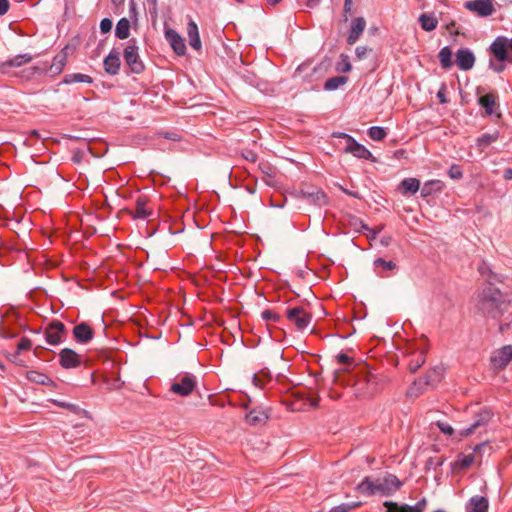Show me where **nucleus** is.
Wrapping results in <instances>:
<instances>
[{
	"label": "nucleus",
	"mask_w": 512,
	"mask_h": 512,
	"mask_svg": "<svg viewBox=\"0 0 512 512\" xmlns=\"http://www.w3.org/2000/svg\"><path fill=\"white\" fill-rule=\"evenodd\" d=\"M354 377V394L357 398L373 396L384 380L383 377L369 371L366 365L359 366Z\"/></svg>",
	"instance_id": "f257e3e1"
},
{
	"label": "nucleus",
	"mask_w": 512,
	"mask_h": 512,
	"mask_svg": "<svg viewBox=\"0 0 512 512\" xmlns=\"http://www.w3.org/2000/svg\"><path fill=\"white\" fill-rule=\"evenodd\" d=\"M400 486L401 483L398 478L390 474L384 478H377L375 480H372L370 477H365L362 482L356 486V490L368 496L375 494L387 496L399 489Z\"/></svg>",
	"instance_id": "f03ea898"
},
{
	"label": "nucleus",
	"mask_w": 512,
	"mask_h": 512,
	"mask_svg": "<svg viewBox=\"0 0 512 512\" xmlns=\"http://www.w3.org/2000/svg\"><path fill=\"white\" fill-rule=\"evenodd\" d=\"M504 299L501 291L493 286H487L477 295L476 307L483 314L497 317L501 313Z\"/></svg>",
	"instance_id": "7ed1b4c3"
},
{
	"label": "nucleus",
	"mask_w": 512,
	"mask_h": 512,
	"mask_svg": "<svg viewBox=\"0 0 512 512\" xmlns=\"http://www.w3.org/2000/svg\"><path fill=\"white\" fill-rule=\"evenodd\" d=\"M446 372V367L443 364H438L431 368L423 377L414 381L413 385L408 390V395L417 397L427 387H435Z\"/></svg>",
	"instance_id": "20e7f679"
},
{
	"label": "nucleus",
	"mask_w": 512,
	"mask_h": 512,
	"mask_svg": "<svg viewBox=\"0 0 512 512\" xmlns=\"http://www.w3.org/2000/svg\"><path fill=\"white\" fill-rule=\"evenodd\" d=\"M123 58L132 73L140 74L144 71L145 65L139 57V47L135 40H131L124 49Z\"/></svg>",
	"instance_id": "39448f33"
},
{
	"label": "nucleus",
	"mask_w": 512,
	"mask_h": 512,
	"mask_svg": "<svg viewBox=\"0 0 512 512\" xmlns=\"http://www.w3.org/2000/svg\"><path fill=\"white\" fill-rule=\"evenodd\" d=\"M196 386V377L192 374H186L179 381L171 385L170 391L182 397H186L194 391Z\"/></svg>",
	"instance_id": "423d86ee"
},
{
	"label": "nucleus",
	"mask_w": 512,
	"mask_h": 512,
	"mask_svg": "<svg viewBox=\"0 0 512 512\" xmlns=\"http://www.w3.org/2000/svg\"><path fill=\"white\" fill-rule=\"evenodd\" d=\"M66 335V327L60 321H52L45 330V339L50 345L60 344Z\"/></svg>",
	"instance_id": "0eeeda50"
},
{
	"label": "nucleus",
	"mask_w": 512,
	"mask_h": 512,
	"mask_svg": "<svg viewBox=\"0 0 512 512\" xmlns=\"http://www.w3.org/2000/svg\"><path fill=\"white\" fill-rule=\"evenodd\" d=\"M491 418L492 414L489 410H482L476 415V418L474 419L473 423L468 428L459 431V435L461 437H466L473 433H476L481 428L486 427L487 424L490 422Z\"/></svg>",
	"instance_id": "6e6552de"
},
{
	"label": "nucleus",
	"mask_w": 512,
	"mask_h": 512,
	"mask_svg": "<svg viewBox=\"0 0 512 512\" xmlns=\"http://www.w3.org/2000/svg\"><path fill=\"white\" fill-rule=\"evenodd\" d=\"M465 8L480 17H488L495 12L491 0H471L465 3Z\"/></svg>",
	"instance_id": "1a4fd4ad"
},
{
	"label": "nucleus",
	"mask_w": 512,
	"mask_h": 512,
	"mask_svg": "<svg viewBox=\"0 0 512 512\" xmlns=\"http://www.w3.org/2000/svg\"><path fill=\"white\" fill-rule=\"evenodd\" d=\"M490 360L495 369H504L512 360V345H505L494 351Z\"/></svg>",
	"instance_id": "9d476101"
},
{
	"label": "nucleus",
	"mask_w": 512,
	"mask_h": 512,
	"mask_svg": "<svg viewBox=\"0 0 512 512\" xmlns=\"http://www.w3.org/2000/svg\"><path fill=\"white\" fill-rule=\"evenodd\" d=\"M287 317L299 330H304L311 322V315L301 307L288 309Z\"/></svg>",
	"instance_id": "9b49d317"
},
{
	"label": "nucleus",
	"mask_w": 512,
	"mask_h": 512,
	"mask_svg": "<svg viewBox=\"0 0 512 512\" xmlns=\"http://www.w3.org/2000/svg\"><path fill=\"white\" fill-rule=\"evenodd\" d=\"M509 41L510 40H508L506 37L499 36L490 46L492 54L500 62H510V59H512V57H509L507 53V46L509 47Z\"/></svg>",
	"instance_id": "f8f14e48"
},
{
	"label": "nucleus",
	"mask_w": 512,
	"mask_h": 512,
	"mask_svg": "<svg viewBox=\"0 0 512 512\" xmlns=\"http://www.w3.org/2000/svg\"><path fill=\"white\" fill-rule=\"evenodd\" d=\"M427 504V500L425 498L421 499L417 502L416 505L410 506L407 504H398L396 502L386 501L384 502V506L387 508L386 512H423Z\"/></svg>",
	"instance_id": "ddd939ff"
},
{
	"label": "nucleus",
	"mask_w": 512,
	"mask_h": 512,
	"mask_svg": "<svg viewBox=\"0 0 512 512\" xmlns=\"http://www.w3.org/2000/svg\"><path fill=\"white\" fill-rule=\"evenodd\" d=\"M59 362L65 369L76 368L81 363V357L74 350L65 348L59 354Z\"/></svg>",
	"instance_id": "4468645a"
},
{
	"label": "nucleus",
	"mask_w": 512,
	"mask_h": 512,
	"mask_svg": "<svg viewBox=\"0 0 512 512\" xmlns=\"http://www.w3.org/2000/svg\"><path fill=\"white\" fill-rule=\"evenodd\" d=\"M344 152L350 153L359 159H373L372 153L353 137H349V144L345 147Z\"/></svg>",
	"instance_id": "2eb2a0df"
},
{
	"label": "nucleus",
	"mask_w": 512,
	"mask_h": 512,
	"mask_svg": "<svg viewBox=\"0 0 512 512\" xmlns=\"http://www.w3.org/2000/svg\"><path fill=\"white\" fill-rule=\"evenodd\" d=\"M165 37L177 55H185L186 45L184 39L175 30H166Z\"/></svg>",
	"instance_id": "dca6fc26"
},
{
	"label": "nucleus",
	"mask_w": 512,
	"mask_h": 512,
	"mask_svg": "<svg viewBox=\"0 0 512 512\" xmlns=\"http://www.w3.org/2000/svg\"><path fill=\"white\" fill-rule=\"evenodd\" d=\"M475 63V56L471 50L467 48L459 49L456 53V64L464 71L470 70Z\"/></svg>",
	"instance_id": "f3484780"
},
{
	"label": "nucleus",
	"mask_w": 512,
	"mask_h": 512,
	"mask_svg": "<svg viewBox=\"0 0 512 512\" xmlns=\"http://www.w3.org/2000/svg\"><path fill=\"white\" fill-rule=\"evenodd\" d=\"M365 27L366 21L363 17H357L353 19L351 22L350 32L347 37V43L349 45L355 44L365 30Z\"/></svg>",
	"instance_id": "a211bd4d"
},
{
	"label": "nucleus",
	"mask_w": 512,
	"mask_h": 512,
	"mask_svg": "<svg viewBox=\"0 0 512 512\" xmlns=\"http://www.w3.org/2000/svg\"><path fill=\"white\" fill-rule=\"evenodd\" d=\"M427 346L419 345L413 353V358L409 361L408 367L411 373H415L426 361Z\"/></svg>",
	"instance_id": "6ab92c4d"
},
{
	"label": "nucleus",
	"mask_w": 512,
	"mask_h": 512,
	"mask_svg": "<svg viewBox=\"0 0 512 512\" xmlns=\"http://www.w3.org/2000/svg\"><path fill=\"white\" fill-rule=\"evenodd\" d=\"M73 335L77 342L86 344L93 338L94 333L92 328L83 322L74 327Z\"/></svg>",
	"instance_id": "aec40b11"
},
{
	"label": "nucleus",
	"mask_w": 512,
	"mask_h": 512,
	"mask_svg": "<svg viewBox=\"0 0 512 512\" xmlns=\"http://www.w3.org/2000/svg\"><path fill=\"white\" fill-rule=\"evenodd\" d=\"M104 69L110 75L118 74L120 70L121 60L117 51L112 50L104 59Z\"/></svg>",
	"instance_id": "412c9836"
},
{
	"label": "nucleus",
	"mask_w": 512,
	"mask_h": 512,
	"mask_svg": "<svg viewBox=\"0 0 512 512\" xmlns=\"http://www.w3.org/2000/svg\"><path fill=\"white\" fill-rule=\"evenodd\" d=\"M489 501L484 496L475 495L466 504V512H488Z\"/></svg>",
	"instance_id": "4be33fe9"
},
{
	"label": "nucleus",
	"mask_w": 512,
	"mask_h": 512,
	"mask_svg": "<svg viewBox=\"0 0 512 512\" xmlns=\"http://www.w3.org/2000/svg\"><path fill=\"white\" fill-rule=\"evenodd\" d=\"M420 189V181L416 178H405L398 185V191L402 195L415 194Z\"/></svg>",
	"instance_id": "5701e85b"
},
{
	"label": "nucleus",
	"mask_w": 512,
	"mask_h": 512,
	"mask_svg": "<svg viewBox=\"0 0 512 512\" xmlns=\"http://www.w3.org/2000/svg\"><path fill=\"white\" fill-rule=\"evenodd\" d=\"M303 196L307 200V202L315 204L317 206L321 207L327 204V197L325 193L320 189L306 191L303 193Z\"/></svg>",
	"instance_id": "b1692460"
},
{
	"label": "nucleus",
	"mask_w": 512,
	"mask_h": 512,
	"mask_svg": "<svg viewBox=\"0 0 512 512\" xmlns=\"http://www.w3.org/2000/svg\"><path fill=\"white\" fill-rule=\"evenodd\" d=\"M187 34L189 38V45L195 49L200 50L201 49V40L199 37V31L198 26L194 21H189L187 25Z\"/></svg>",
	"instance_id": "393cba45"
},
{
	"label": "nucleus",
	"mask_w": 512,
	"mask_h": 512,
	"mask_svg": "<svg viewBox=\"0 0 512 512\" xmlns=\"http://www.w3.org/2000/svg\"><path fill=\"white\" fill-rule=\"evenodd\" d=\"M31 346L32 343L28 338H21L17 344V351L13 354H8L7 358L17 365L25 366V362L19 358V352L22 350H28Z\"/></svg>",
	"instance_id": "a878e982"
},
{
	"label": "nucleus",
	"mask_w": 512,
	"mask_h": 512,
	"mask_svg": "<svg viewBox=\"0 0 512 512\" xmlns=\"http://www.w3.org/2000/svg\"><path fill=\"white\" fill-rule=\"evenodd\" d=\"M268 419V414L261 408L253 409L246 415V421L251 425H262Z\"/></svg>",
	"instance_id": "bb28decb"
},
{
	"label": "nucleus",
	"mask_w": 512,
	"mask_h": 512,
	"mask_svg": "<svg viewBox=\"0 0 512 512\" xmlns=\"http://www.w3.org/2000/svg\"><path fill=\"white\" fill-rule=\"evenodd\" d=\"M443 183L440 180H430L424 183L421 188V196L428 197L435 192H439L443 189Z\"/></svg>",
	"instance_id": "cd10ccee"
},
{
	"label": "nucleus",
	"mask_w": 512,
	"mask_h": 512,
	"mask_svg": "<svg viewBox=\"0 0 512 512\" xmlns=\"http://www.w3.org/2000/svg\"><path fill=\"white\" fill-rule=\"evenodd\" d=\"M115 35L119 39H127L130 35V22L127 18H121L115 29Z\"/></svg>",
	"instance_id": "c85d7f7f"
},
{
	"label": "nucleus",
	"mask_w": 512,
	"mask_h": 512,
	"mask_svg": "<svg viewBox=\"0 0 512 512\" xmlns=\"http://www.w3.org/2000/svg\"><path fill=\"white\" fill-rule=\"evenodd\" d=\"M10 313H7V315L2 314V338H13L16 337L19 334V329L22 327V323L19 324V328L15 329L13 331H10L8 328L9 322H10Z\"/></svg>",
	"instance_id": "c756f323"
},
{
	"label": "nucleus",
	"mask_w": 512,
	"mask_h": 512,
	"mask_svg": "<svg viewBox=\"0 0 512 512\" xmlns=\"http://www.w3.org/2000/svg\"><path fill=\"white\" fill-rule=\"evenodd\" d=\"M495 95L492 93L483 95L479 98V104L485 109L488 115H492L495 106Z\"/></svg>",
	"instance_id": "7c9ffc66"
},
{
	"label": "nucleus",
	"mask_w": 512,
	"mask_h": 512,
	"mask_svg": "<svg viewBox=\"0 0 512 512\" xmlns=\"http://www.w3.org/2000/svg\"><path fill=\"white\" fill-rule=\"evenodd\" d=\"M419 22L422 29L428 32L434 30L438 24V21L435 17L427 14H421L419 17Z\"/></svg>",
	"instance_id": "2f4dec72"
},
{
	"label": "nucleus",
	"mask_w": 512,
	"mask_h": 512,
	"mask_svg": "<svg viewBox=\"0 0 512 512\" xmlns=\"http://www.w3.org/2000/svg\"><path fill=\"white\" fill-rule=\"evenodd\" d=\"M348 78L346 76H336L326 80L324 84V89L327 91H333L338 89L340 86L344 85L347 82Z\"/></svg>",
	"instance_id": "473e14b6"
},
{
	"label": "nucleus",
	"mask_w": 512,
	"mask_h": 512,
	"mask_svg": "<svg viewBox=\"0 0 512 512\" xmlns=\"http://www.w3.org/2000/svg\"><path fill=\"white\" fill-rule=\"evenodd\" d=\"M438 57L442 68L449 69L452 66V51L449 47H443L440 50Z\"/></svg>",
	"instance_id": "72a5a7b5"
},
{
	"label": "nucleus",
	"mask_w": 512,
	"mask_h": 512,
	"mask_svg": "<svg viewBox=\"0 0 512 512\" xmlns=\"http://www.w3.org/2000/svg\"><path fill=\"white\" fill-rule=\"evenodd\" d=\"M150 215V212L146 209V200L142 197H138L136 201L135 211L133 216L135 218L144 219Z\"/></svg>",
	"instance_id": "f704fd0d"
},
{
	"label": "nucleus",
	"mask_w": 512,
	"mask_h": 512,
	"mask_svg": "<svg viewBox=\"0 0 512 512\" xmlns=\"http://www.w3.org/2000/svg\"><path fill=\"white\" fill-rule=\"evenodd\" d=\"M31 60H32V56L29 54L17 55L13 59L2 62V68L6 67V66H8V67L21 66L22 64L28 63Z\"/></svg>",
	"instance_id": "c9c22d12"
},
{
	"label": "nucleus",
	"mask_w": 512,
	"mask_h": 512,
	"mask_svg": "<svg viewBox=\"0 0 512 512\" xmlns=\"http://www.w3.org/2000/svg\"><path fill=\"white\" fill-rule=\"evenodd\" d=\"M27 378L32 382L42 384V385H45L50 381V379L47 375H45L44 373L38 372V371H34V370L27 372Z\"/></svg>",
	"instance_id": "e433bc0d"
},
{
	"label": "nucleus",
	"mask_w": 512,
	"mask_h": 512,
	"mask_svg": "<svg viewBox=\"0 0 512 512\" xmlns=\"http://www.w3.org/2000/svg\"><path fill=\"white\" fill-rule=\"evenodd\" d=\"M66 63V57L65 55H57L50 66V70L54 74H58L62 71L63 67Z\"/></svg>",
	"instance_id": "4c0bfd02"
},
{
	"label": "nucleus",
	"mask_w": 512,
	"mask_h": 512,
	"mask_svg": "<svg viewBox=\"0 0 512 512\" xmlns=\"http://www.w3.org/2000/svg\"><path fill=\"white\" fill-rule=\"evenodd\" d=\"M368 135L374 141H381L386 137L387 133L384 128L373 126L369 128Z\"/></svg>",
	"instance_id": "58836bf2"
},
{
	"label": "nucleus",
	"mask_w": 512,
	"mask_h": 512,
	"mask_svg": "<svg viewBox=\"0 0 512 512\" xmlns=\"http://www.w3.org/2000/svg\"><path fill=\"white\" fill-rule=\"evenodd\" d=\"M361 505V502H353V503H342L340 505L334 506L331 508L329 512H349Z\"/></svg>",
	"instance_id": "ea45409f"
},
{
	"label": "nucleus",
	"mask_w": 512,
	"mask_h": 512,
	"mask_svg": "<svg viewBox=\"0 0 512 512\" xmlns=\"http://www.w3.org/2000/svg\"><path fill=\"white\" fill-rule=\"evenodd\" d=\"M498 138L497 133L494 134H484L478 138V145L481 147H486L496 141Z\"/></svg>",
	"instance_id": "a19ab883"
},
{
	"label": "nucleus",
	"mask_w": 512,
	"mask_h": 512,
	"mask_svg": "<svg viewBox=\"0 0 512 512\" xmlns=\"http://www.w3.org/2000/svg\"><path fill=\"white\" fill-rule=\"evenodd\" d=\"M375 267H381L384 270H394L396 268V263L389 260H385L383 258H377L374 261Z\"/></svg>",
	"instance_id": "79ce46f5"
},
{
	"label": "nucleus",
	"mask_w": 512,
	"mask_h": 512,
	"mask_svg": "<svg viewBox=\"0 0 512 512\" xmlns=\"http://www.w3.org/2000/svg\"><path fill=\"white\" fill-rule=\"evenodd\" d=\"M474 462V454L459 455L457 464L460 468H468Z\"/></svg>",
	"instance_id": "37998d69"
},
{
	"label": "nucleus",
	"mask_w": 512,
	"mask_h": 512,
	"mask_svg": "<svg viewBox=\"0 0 512 512\" xmlns=\"http://www.w3.org/2000/svg\"><path fill=\"white\" fill-rule=\"evenodd\" d=\"M341 63L338 64L337 70L343 73H347L351 71V63L349 61V57L347 55L341 54Z\"/></svg>",
	"instance_id": "c03bdc74"
},
{
	"label": "nucleus",
	"mask_w": 512,
	"mask_h": 512,
	"mask_svg": "<svg viewBox=\"0 0 512 512\" xmlns=\"http://www.w3.org/2000/svg\"><path fill=\"white\" fill-rule=\"evenodd\" d=\"M372 48L367 46H358L355 49V55L358 60H364L368 57L370 53H372Z\"/></svg>",
	"instance_id": "a18cd8bd"
},
{
	"label": "nucleus",
	"mask_w": 512,
	"mask_h": 512,
	"mask_svg": "<svg viewBox=\"0 0 512 512\" xmlns=\"http://www.w3.org/2000/svg\"><path fill=\"white\" fill-rule=\"evenodd\" d=\"M448 174L452 179H461L463 177L462 170L458 165H452L449 168Z\"/></svg>",
	"instance_id": "49530a36"
},
{
	"label": "nucleus",
	"mask_w": 512,
	"mask_h": 512,
	"mask_svg": "<svg viewBox=\"0 0 512 512\" xmlns=\"http://www.w3.org/2000/svg\"><path fill=\"white\" fill-rule=\"evenodd\" d=\"M72 82H82V83H92V78L89 75L86 74H73L72 75Z\"/></svg>",
	"instance_id": "de8ad7c7"
},
{
	"label": "nucleus",
	"mask_w": 512,
	"mask_h": 512,
	"mask_svg": "<svg viewBox=\"0 0 512 512\" xmlns=\"http://www.w3.org/2000/svg\"><path fill=\"white\" fill-rule=\"evenodd\" d=\"M112 21L109 18H104L100 22V30L102 33H108L112 29Z\"/></svg>",
	"instance_id": "09e8293b"
},
{
	"label": "nucleus",
	"mask_w": 512,
	"mask_h": 512,
	"mask_svg": "<svg viewBox=\"0 0 512 512\" xmlns=\"http://www.w3.org/2000/svg\"><path fill=\"white\" fill-rule=\"evenodd\" d=\"M436 425L441 430V432H443L446 435L451 436L454 433V429L452 428V426H450L447 423L438 421Z\"/></svg>",
	"instance_id": "8fccbe9b"
},
{
	"label": "nucleus",
	"mask_w": 512,
	"mask_h": 512,
	"mask_svg": "<svg viewBox=\"0 0 512 512\" xmlns=\"http://www.w3.org/2000/svg\"><path fill=\"white\" fill-rule=\"evenodd\" d=\"M262 318L266 321H277L279 319V315L272 310H264L262 312Z\"/></svg>",
	"instance_id": "3c124183"
},
{
	"label": "nucleus",
	"mask_w": 512,
	"mask_h": 512,
	"mask_svg": "<svg viewBox=\"0 0 512 512\" xmlns=\"http://www.w3.org/2000/svg\"><path fill=\"white\" fill-rule=\"evenodd\" d=\"M337 360L342 365H350L352 363V359L344 353H341L337 356Z\"/></svg>",
	"instance_id": "603ef678"
},
{
	"label": "nucleus",
	"mask_w": 512,
	"mask_h": 512,
	"mask_svg": "<svg viewBox=\"0 0 512 512\" xmlns=\"http://www.w3.org/2000/svg\"><path fill=\"white\" fill-rule=\"evenodd\" d=\"M243 157L248 160V161H251V162H256L257 160V155L256 153H254L253 151L251 150H246L244 153H243Z\"/></svg>",
	"instance_id": "864d4df0"
},
{
	"label": "nucleus",
	"mask_w": 512,
	"mask_h": 512,
	"mask_svg": "<svg viewBox=\"0 0 512 512\" xmlns=\"http://www.w3.org/2000/svg\"><path fill=\"white\" fill-rule=\"evenodd\" d=\"M44 71V69L38 67V66H33V67H30L27 72H28V75H27V78H30L32 77L33 75L35 74H40Z\"/></svg>",
	"instance_id": "5fc2aeb1"
},
{
	"label": "nucleus",
	"mask_w": 512,
	"mask_h": 512,
	"mask_svg": "<svg viewBox=\"0 0 512 512\" xmlns=\"http://www.w3.org/2000/svg\"><path fill=\"white\" fill-rule=\"evenodd\" d=\"M160 135L163 136L166 139H170V140H173V141L180 140V136L177 133H175V132H165V133H161Z\"/></svg>",
	"instance_id": "6e6d98bb"
},
{
	"label": "nucleus",
	"mask_w": 512,
	"mask_h": 512,
	"mask_svg": "<svg viewBox=\"0 0 512 512\" xmlns=\"http://www.w3.org/2000/svg\"><path fill=\"white\" fill-rule=\"evenodd\" d=\"M489 66H490L491 69H493L497 73H501L505 69V65L504 64H502V63L495 64L493 61H490Z\"/></svg>",
	"instance_id": "4d7b16f0"
},
{
	"label": "nucleus",
	"mask_w": 512,
	"mask_h": 512,
	"mask_svg": "<svg viewBox=\"0 0 512 512\" xmlns=\"http://www.w3.org/2000/svg\"><path fill=\"white\" fill-rule=\"evenodd\" d=\"M487 448L490 449V447H488V445H487V442H482V443L476 445L473 450H474V453L479 454Z\"/></svg>",
	"instance_id": "13d9d810"
},
{
	"label": "nucleus",
	"mask_w": 512,
	"mask_h": 512,
	"mask_svg": "<svg viewBox=\"0 0 512 512\" xmlns=\"http://www.w3.org/2000/svg\"><path fill=\"white\" fill-rule=\"evenodd\" d=\"M18 225H19L18 221L4 223V219L2 218V227H4V226L9 227L12 232L17 233L15 229H16V226H18Z\"/></svg>",
	"instance_id": "bf43d9fd"
},
{
	"label": "nucleus",
	"mask_w": 512,
	"mask_h": 512,
	"mask_svg": "<svg viewBox=\"0 0 512 512\" xmlns=\"http://www.w3.org/2000/svg\"><path fill=\"white\" fill-rule=\"evenodd\" d=\"M59 405H60L61 407H64V408L70 409V410H72V411H75V410H76V408H77V406H76V405H74V404H70V403H65V402H61V403H59Z\"/></svg>",
	"instance_id": "052dcab7"
},
{
	"label": "nucleus",
	"mask_w": 512,
	"mask_h": 512,
	"mask_svg": "<svg viewBox=\"0 0 512 512\" xmlns=\"http://www.w3.org/2000/svg\"><path fill=\"white\" fill-rule=\"evenodd\" d=\"M9 1L8 0H2V15H4L9 10Z\"/></svg>",
	"instance_id": "680f3d73"
},
{
	"label": "nucleus",
	"mask_w": 512,
	"mask_h": 512,
	"mask_svg": "<svg viewBox=\"0 0 512 512\" xmlns=\"http://www.w3.org/2000/svg\"><path fill=\"white\" fill-rule=\"evenodd\" d=\"M333 136H334V137H338V138H344V139H346L347 144H349V137H351L350 135H348V134H346V133H342V132H340V133H334V134H333Z\"/></svg>",
	"instance_id": "e2e57ef3"
},
{
	"label": "nucleus",
	"mask_w": 512,
	"mask_h": 512,
	"mask_svg": "<svg viewBox=\"0 0 512 512\" xmlns=\"http://www.w3.org/2000/svg\"><path fill=\"white\" fill-rule=\"evenodd\" d=\"M503 176L506 180H512V168L506 169Z\"/></svg>",
	"instance_id": "0e129e2a"
},
{
	"label": "nucleus",
	"mask_w": 512,
	"mask_h": 512,
	"mask_svg": "<svg viewBox=\"0 0 512 512\" xmlns=\"http://www.w3.org/2000/svg\"><path fill=\"white\" fill-rule=\"evenodd\" d=\"M351 7H352V0H345L344 11L346 13L350 12L351 11Z\"/></svg>",
	"instance_id": "69168bd1"
},
{
	"label": "nucleus",
	"mask_w": 512,
	"mask_h": 512,
	"mask_svg": "<svg viewBox=\"0 0 512 512\" xmlns=\"http://www.w3.org/2000/svg\"><path fill=\"white\" fill-rule=\"evenodd\" d=\"M320 0H307V7H310V8H313L315 7L316 5H318Z\"/></svg>",
	"instance_id": "338daca9"
},
{
	"label": "nucleus",
	"mask_w": 512,
	"mask_h": 512,
	"mask_svg": "<svg viewBox=\"0 0 512 512\" xmlns=\"http://www.w3.org/2000/svg\"><path fill=\"white\" fill-rule=\"evenodd\" d=\"M437 97L439 98L441 103H445L446 102V98H445L444 92L439 91L438 94H437Z\"/></svg>",
	"instance_id": "774afa93"
}]
</instances>
